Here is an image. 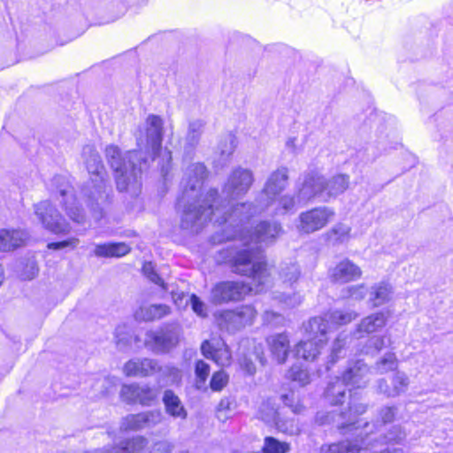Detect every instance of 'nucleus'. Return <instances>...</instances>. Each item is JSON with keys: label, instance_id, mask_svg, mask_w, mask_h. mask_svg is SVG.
Returning <instances> with one entry per match:
<instances>
[{"label": "nucleus", "instance_id": "f257e3e1", "mask_svg": "<svg viewBox=\"0 0 453 453\" xmlns=\"http://www.w3.org/2000/svg\"><path fill=\"white\" fill-rule=\"evenodd\" d=\"M282 232L280 224L275 221H262L254 231L244 236L238 234L243 248L232 259V271L234 273L251 278L256 292L262 291L272 283V274L262 256L263 245L273 243Z\"/></svg>", "mask_w": 453, "mask_h": 453}, {"label": "nucleus", "instance_id": "f03ea898", "mask_svg": "<svg viewBox=\"0 0 453 453\" xmlns=\"http://www.w3.org/2000/svg\"><path fill=\"white\" fill-rule=\"evenodd\" d=\"M82 157L89 174V179L83 184L81 194L96 221L102 219L111 201V188L109 185L107 173L99 153L91 145L82 150Z\"/></svg>", "mask_w": 453, "mask_h": 453}, {"label": "nucleus", "instance_id": "7ed1b4c3", "mask_svg": "<svg viewBox=\"0 0 453 453\" xmlns=\"http://www.w3.org/2000/svg\"><path fill=\"white\" fill-rule=\"evenodd\" d=\"M104 152L114 172L117 189L119 192L133 190L135 193L140 186L142 170L147 165L146 157L136 150L122 155L120 149L113 144L108 145Z\"/></svg>", "mask_w": 453, "mask_h": 453}, {"label": "nucleus", "instance_id": "20e7f679", "mask_svg": "<svg viewBox=\"0 0 453 453\" xmlns=\"http://www.w3.org/2000/svg\"><path fill=\"white\" fill-rule=\"evenodd\" d=\"M218 190L211 188L202 202H198V204L188 203L189 201L179 203L185 206L181 216L180 227L197 234L209 220L214 219V222L219 225L226 223L225 214L219 216L221 209L218 206Z\"/></svg>", "mask_w": 453, "mask_h": 453}, {"label": "nucleus", "instance_id": "39448f33", "mask_svg": "<svg viewBox=\"0 0 453 453\" xmlns=\"http://www.w3.org/2000/svg\"><path fill=\"white\" fill-rule=\"evenodd\" d=\"M163 124V119L159 116L149 115L146 119L145 138L142 136L137 138L138 149L136 150L140 152V155L145 157L147 160L148 157L155 160L157 156L161 157L165 161L161 166V173L165 178L171 169L172 155L171 151L167 149L162 150Z\"/></svg>", "mask_w": 453, "mask_h": 453}, {"label": "nucleus", "instance_id": "423d86ee", "mask_svg": "<svg viewBox=\"0 0 453 453\" xmlns=\"http://www.w3.org/2000/svg\"><path fill=\"white\" fill-rule=\"evenodd\" d=\"M368 403L361 401L355 395H349V410L341 412H319L316 419L320 425L333 424L342 434L353 431L357 428V417L366 412Z\"/></svg>", "mask_w": 453, "mask_h": 453}, {"label": "nucleus", "instance_id": "0eeeda50", "mask_svg": "<svg viewBox=\"0 0 453 453\" xmlns=\"http://www.w3.org/2000/svg\"><path fill=\"white\" fill-rule=\"evenodd\" d=\"M207 175L208 171L203 164L188 165L183 172L180 181L181 195L178 197V203L196 198Z\"/></svg>", "mask_w": 453, "mask_h": 453}, {"label": "nucleus", "instance_id": "6e6552de", "mask_svg": "<svg viewBox=\"0 0 453 453\" xmlns=\"http://www.w3.org/2000/svg\"><path fill=\"white\" fill-rule=\"evenodd\" d=\"M50 190L52 193L59 194L63 197V207L67 216L73 221L79 224L85 222L86 216L84 211L78 205L73 188L65 177L62 175L54 176L51 180Z\"/></svg>", "mask_w": 453, "mask_h": 453}, {"label": "nucleus", "instance_id": "1a4fd4ad", "mask_svg": "<svg viewBox=\"0 0 453 453\" xmlns=\"http://www.w3.org/2000/svg\"><path fill=\"white\" fill-rule=\"evenodd\" d=\"M257 311L251 305H242L234 310H226L216 315V321L220 330L235 333L251 325Z\"/></svg>", "mask_w": 453, "mask_h": 453}, {"label": "nucleus", "instance_id": "9d476101", "mask_svg": "<svg viewBox=\"0 0 453 453\" xmlns=\"http://www.w3.org/2000/svg\"><path fill=\"white\" fill-rule=\"evenodd\" d=\"M252 290L253 287L243 281H220L211 289L209 300L215 305L238 302Z\"/></svg>", "mask_w": 453, "mask_h": 453}, {"label": "nucleus", "instance_id": "9b49d317", "mask_svg": "<svg viewBox=\"0 0 453 453\" xmlns=\"http://www.w3.org/2000/svg\"><path fill=\"white\" fill-rule=\"evenodd\" d=\"M34 209L35 214L47 230L54 234H65L69 232V224L52 206L50 201H41L34 204Z\"/></svg>", "mask_w": 453, "mask_h": 453}, {"label": "nucleus", "instance_id": "f8f14e48", "mask_svg": "<svg viewBox=\"0 0 453 453\" xmlns=\"http://www.w3.org/2000/svg\"><path fill=\"white\" fill-rule=\"evenodd\" d=\"M334 216L333 209L326 206L316 207L300 213L296 227L302 234H311L326 226Z\"/></svg>", "mask_w": 453, "mask_h": 453}, {"label": "nucleus", "instance_id": "ddd939ff", "mask_svg": "<svg viewBox=\"0 0 453 453\" xmlns=\"http://www.w3.org/2000/svg\"><path fill=\"white\" fill-rule=\"evenodd\" d=\"M180 335V326L177 324H170L157 331H150L146 334V344L156 353L169 351L173 348Z\"/></svg>", "mask_w": 453, "mask_h": 453}, {"label": "nucleus", "instance_id": "4468645a", "mask_svg": "<svg viewBox=\"0 0 453 453\" xmlns=\"http://www.w3.org/2000/svg\"><path fill=\"white\" fill-rule=\"evenodd\" d=\"M253 182V172L238 166L230 173L223 187V193L231 199H237L248 193Z\"/></svg>", "mask_w": 453, "mask_h": 453}, {"label": "nucleus", "instance_id": "2eb2a0df", "mask_svg": "<svg viewBox=\"0 0 453 453\" xmlns=\"http://www.w3.org/2000/svg\"><path fill=\"white\" fill-rule=\"evenodd\" d=\"M159 395V389L148 385L138 384L123 385L120 396L128 403H140L144 406H151Z\"/></svg>", "mask_w": 453, "mask_h": 453}, {"label": "nucleus", "instance_id": "dca6fc26", "mask_svg": "<svg viewBox=\"0 0 453 453\" xmlns=\"http://www.w3.org/2000/svg\"><path fill=\"white\" fill-rule=\"evenodd\" d=\"M325 185L326 178L324 176L313 173L307 174L297 194L298 203H307L315 198L327 202Z\"/></svg>", "mask_w": 453, "mask_h": 453}, {"label": "nucleus", "instance_id": "f3484780", "mask_svg": "<svg viewBox=\"0 0 453 453\" xmlns=\"http://www.w3.org/2000/svg\"><path fill=\"white\" fill-rule=\"evenodd\" d=\"M163 415L160 411H148L137 414L127 415L122 427L126 430H142L153 427L162 422Z\"/></svg>", "mask_w": 453, "mask_h": 453}, {"label": "nucleus", "instance_id": "a211bd4d", "mask_svg": "<svg viewBox=\"0 0 453 453\" xmlns=\"http://www.w3.org/2000/svg\"><path fill=\"white\" fill-rule=\"evenodd\" d=\"M218 206L221 209V212L219 216H222L225 213L226 222L229 220L231 225L243 224L248 221L257 211L255 206L250 203H236L228 208L229 203H219Z\"/></svg>", "mask_w": 453, "mask_h": 453}, {"label": "nucleus", "instance_id": "6ab92c4d", "mask_svg": "<svg viewBox=\"0 0 453 453\" xmlns=\"http://www.w3.org/2000/svg\"><path fill=\"white\" fill-rule=\"evenodd\" d=\"M370 368L363 360L350 362L342 373L343 380L357 388H365L370 381Z\"/></svg>", "mask_w": 453, "mask_h": 453}, {"label": "nucleus", "instance_id": "aec40b11", "mask_svg": "<svg viewBox=\"0 0 453 453\" xmlns=\"http://www.w3.org/2000/svg\"><path fill=\"white\" fill-rule=\"evenodd\" d=\"M160 371L158 362L150 358L132 359L124 366V372L127 376L148 377Z\"/></svg>", "mask_w": 453, "mask_h": 453}, {"label": "nucleus", "instance_id": "412c9836", "mask_svg": "<svg viewBox=\"0 0 453 453\" xmlns=\"http://www.w3.org/2000/svg\"><path fill=\"white\" fill-rule=\"evenodd\" d=\"M409 385V378L403 372H396L389 385L385 379H380L376 382V391L387 397H395L403 393Z\"/></svg>", "mask_w": 453, "mask_h": 453}, {"label": "nucleus", "instance_id": "4be33fe9", "mask_svg": "<svg viewBox=\"0 0 453 453\" xmlns=\"http://www.w3.org/2000/svg\"><path fill=\"white\" fill-rule=\"evenodd\" d=\"M362 270L349 259L339 262L331 271L330 278L334 283H347L359 279Z\"/></svg>", "mask_w": 453, "mask_h": 453}, {"label": "nucleus", "instance_id": "5701e85b", "mask_svg": "<svg viewBox=\"0 0 453 453\" xmlns=\"http://www.w3.org/2000/svg\"><path fill=\"white\" fill-rule=\"evenodd\" d=\"M29 239L27 231L21 229L16 230H0V251H11L19 247L26 245Z\"/></svg>", "mask_w": 453, "mask_h": 453}, {"label": "nucleus", "instance_id": "b1692460", "mask_svg": "<svg viewBox=\"0 0 453 453\" xmlns=\"http://www.w3.org/2000/svg\"><path fill=\"white\" fill-rule=\"evenodd\" d=\"M288 169L281 167L272 173L265 182L263 192L269 198L273 199L280 194L288 184Z\"/></svg>", "mask_w": 453, "mask_h": 453}, {"label": "nucleus", "instance_id": "393cba45", "mask_svg": "<svg viewBox=\"0 0 453 453\" xmlns=\"http://www.w3.org/2000/svg\"><path fill=\"white\" fill-rule=\"evenodd\" d=\"M272 355L278 363H284L289 352V339L286 334H277L267 338Z\"/></svg>", "mask_w": 453, "mask_h": 453}, {"label": "nucleus", "instance_id": "a878e982", "mask_svg": "<svg viewBox=\"0 0 453 453\" xmlns=\"http://www.w3.org/2000/svg\"><path fill=\"white\" fill-rule=\"evenodd\" d=\"M165 412L173 418L186 419L188 412L180 397L171 389H166L163 395Z\"/></svg>", "mask_w": 453, "mask_h": 453}, {"label": "nucleus", "instance_id": "bb28decb", "mask_svg": "<svg viewBox=\"0 0 453 453\" xmlns=\"http://www.w3.org/2000/svg\"><path fill=\"white\" fill-rule=\"evenodd\" d=\"M329 325L328 317H326V315L324 317H314L303 324V329L310 339L317 341L321 338L326 342V334L330 328Z\"/></svg>", "mask_w": 453, "mask_h": 453}, {"label": "nucleus", "instance_id": "cd10ccee", "mask_svg": "<svg viewBox=\"0 0 453 453\" xmlns=\"http://www.w3.org/2000/svg\"><path fill=\"white\" fill-rule=\"evenodd\" d=\"M325 344V341L321 338L317 341L309 339L307 341H300L295 348L296 355L306 361H313L320 354V350Z\"/></svg>", "mask_w": 453, "mask_h": 453}, {"label": "nucleus", "instance_id": "c85d7f7f", "mask_svg": "<svg viewBox=\"0 0 453 453\" xmlns=\"http://www.w3.org/2000/svg\"><path fill=\"white\" fill-rule=\"evenodd\" d=\"M347 385L342 377H336L327 384L324 393L325 399L332 405L342 404L346 398Z\"/></svg>", "mask_w": 453, "mask_h": 453}, {"label": "nucleus", "instance_id": "c756f323", "mask_svg": "<svg viewBox=\"0 0 453 453\" xmlns=\"http://www.w3.org/2000/svg\"><path fill=\"white\" fill-rule=\"evenodd\" d=\"M131 248L125 242H108L96 244L94 250L98 257H120L128 254Z\"/></svg>", "mask_w": 453, "mask_h": 453}, {"label": "nucleus", "instance_id": "7c9ffc66", "mask_svg": "<svg viewBox=\"0 0 453 453\" xmlns=\"http://www.w3.org/2000/svg\"><path fill=\"white\" fill-rule=\"evenodd\" d=\"M349 185V176L348 174H336L330 179H326L325 191L327 201L330 198H335L344 193Z\"/></svg>", "mask_w": 453, "mask_h": 453}, {"label": "nucleus", "instance_id": "2f4dec72", "mask_svg": "<svg viewBox=\"0 0 453 453\" xmlns=\"http://www.w3.org/2000/svg\"><path fill=\"white\" fill-rule=\"evenodd\" d=\"M171 312V308L166 304L142 305L135 312V318L143 321L160 319Z\"/></svg>", "mask_w": 453, "mask_h": 453}, {"label": "nucleus", "instance_id": "473e14b6", "mask_svg": "<svg viewBox=\"0 0 453 453\" xmlns=\"http://www.w3.org/2000/svg\"><path fill=\"white\" fill-rule=\"evenodd\" d=\"M388 317L384 312H376L364 318L357 326V334H372L385 326Z\"/></svg>", "mask_w": 453, "mask_h": 453}, {"label": "nucleus", "instance_id": "72a5a7b5", "mask_svg": "<svg viewBox=\"0 0 453 453\" xmlns=\"http://www.w3.org/2000/svg\"><path fill=\"white\" fill-rule=\"evenodd\" d=\"M392 287L386 282H379L371 288L369 303L372 307H379L391 299Z\"/></svg>", "mask_w": 453, "mask_h": 453}, {"label": "nucleus", "instance_id": "f704fd0d", "mask_svg": "<svg viewBox=\"0 0 453 453\" xmlns=\"http://www.w3.org/2000/svg\"><path fill=\"white\" fill-rule=\"evenodd\" d=\"M351 227L343 223H337L326 233V239L331 245H339L349 239Z\"/></svg>", "mask_w": 453, "mask_h": 453}, {"label": "nucleus", "instance_id": "c9c22d12", "mask_svg": "<svg viewBox=\"0 0 453 453\" xmlns=\"http://www.w3.org/2000/svg\"><path fill=\"white\" fill-rule=\"evenodd\" d=\"M280 279L286 287L293 288L301 276V270L296 263H284L279 272Z\"/></svg>", "mask_w": 453, "mask_h": 453}, {"label": "nucleus", "instance_id": "e433bc0d", "mask_svg": "<svg viewBox=\"0 0 453 453\" xmlns=\"http://www.w3.org/2000/svg\"><path fill=\"white\" fill-rule=\"evenodd\" d=\"M205 122L201 119H196L189 122L188 133L186 135L185 150H192L199 143L202 134L204 130Z\"/></svg>", "mask_w": 453, "mask_h": 453}, {"label": "nucleus", "instance_id": "4c0bfd02", "mask_svg": "<svg viewBox=\"0 0 453 453\" xmlns=\"http://www.w3.org/2000/svg\"><path fill=\"white\" fill-rule=\"evenodd\" d=\"M326 317H328L331 325L343 326L355 320L358 317V313L353 310H334L326 314Z\"/></svg>", "mask_w": 453, "mask_h": 453}, {"label": "nucleus", "instance_id": "58836bf2", "mask_svg": "<svg viewBox=\"0 0 453 453\" xmlns=\"http://www.w3.org/2000/svg\"><path fill=\"white\" fill-rule=\"evenodd\" d=\"M368 294V288L365 284L350 285L341 290L342 299H351L360 302L365 298Z\"/></svg>", "mask_w": 453, "mask_h": 453}, {"label": "nucleus", "instance_id": "ea45409f", "mask_svg": "<svg viewBox=\"0 0 453 453\" xmlns=\"http://www.w3.org/2000/svg\"><path fill=\"white\" fill-rule=\"evenodd\" d=\"M398 367V360L393 352L386 353L380 359L375 363V370L378 373L383 374L391 371H395Z\"/></svg>", "mask_w": 453, "mask_h": 453}, {"label": "nucleus", "instance_id": "a19ab883", "mask_svg": "<svg viewBox=\"0 0 453 453\" xmlns=\"http://www.w3.org/2000/svg\"><path fill=\"white\" fill-rule=\"evenodd\" d=\"M260 418L267 424L278 423L279 412L278 409L270 400L264 402L259 408Z\"/></svg>", "mask_w": 453, "mask_h": 453}, {"label": "nucleus", "instance_id": "79ce46f5", "mask_svg": "<svg viewBox=\"0 0 453 453\" xmlns=\"http://www.w3.org/2000/svg\"><path fill=\"white\" fill-rule=\"evenodd\" d=\"M346 344V336L342 337L339 335L334 342L331 353L328 357L326 363V370H330L331 366L334 365L339 358L343 357V349Z\"/></svg>", "mask_w": 453, "mask_h": 453}, {"label": "nucleus", "instance_id": "37998d69", "mask_svg": "<svg viewBox=\"0 0 453 453\" xmlns=\"http://www.w3.org/2000/svg\"><path fill=\"white\" fill-rule=\"evenodd\" d=\"M263 449L269 453H288L290 451V445L274 437L267 436L265 438Z\"/></svg>", "mask_w": 453, "mask_h": 453}, {"label": "nucleus", "instance_id": "c03bdc74", "mask_svg": "<svg viewBox=\"0 0 453 453\" xmlns=\"http://www.w3.org/2000/svg\"><path fill=\"white\" fill-rule=\"evenodd\" d=\"M407 436V433L402 426L396 425L390 427L384 435V441L386 443L400 444Z\"/></svg>", "mask_w": 453, "mask_h": 453}, {"label": "nucleus", "instance_id": "a18cd8bd", "mask_svg": "<svg viewBox=\"0 0 453 453\" xmlns=\"http://www.w3.org/2000/svg\"><path fill=\"white\" fill-rule=\"evenodd\" d=\"M398 413V408L396 406H382L378 411V421H380L383 425L392 423Z\"/></svg>", "mask_w": 453, "mask_h": 453}, {"label": "nucleus", "instance_id": "49530a36", "mask_svg": "<svg viewBox=\"0 0 453 453\" xmlns=\"http://www.w3.org/2000/svg\"><path fill=\"white\" fill-rule=\"evenodd\" d=\"M235 149L234 137L227 134L219 145V150L223 159L228 158Z\"/></svg>", "mask_w": 453, "mask_h": 453}, {"label": "nucleus", "instance_id": "de8ad7c7", "mask_svg": "<svg viewBox=\"0 0 453 453\" xmlns=\"http://www.w3.org/2000/svg\"><path fill=\"white\" fill-rule=\"evenodd\" d=\"M143 274L153 283L165 289V282L162 278L155 271V267L151 262H145L142 266Z\"/></svg>", "mask_w": 453, "mask_h": 453}, {"label": "nucleus", "instance_id": "09e8293b", "mask_svg": "<svg viewBox=\"0 0 453 453\" xmlns=\"http://www.w3.org/2000/svg\"><path fill=\"white\" fill-rule=\"evenodd\" d=\"M228 376L223 371H219L213 373L211 380V388L213 391H220L227 383Z\"/></svg>", "mask_w": 453, "mask_h": 453}, {"label": "nucleus", "instance_id": "8fccbe9b", "mask_svg": "<svg viewBox=\"0 0 453 453\" xmlns=\"http://www.w3.org/2000/svg\"><path fill=\"white\" fill-rule=\"evenodd\" d=\"M279 298L281 303L290 308H294L303 302V296L298 292L282 293Z\"/></svg>", "mask_w": 453, "mask_h": 453}, {"label": "nucleus", "instance_id": "3c124183", "mask_svg": "<svg viewBox=\"0 0 453 453\" xmlns=\"http://www.w3.org/2000/svg\"><path fill=\"white\" fill-rule=\"evenodd\" d=\"M174 444L168 440H159L152 444L150 453H172Z\"/></svg>", "mask_w": 453, "mask_h": 453}, {"label": "nucleus", "instance_id": "603ef678", "mask_svg": "<svg viewBox=\"0 0 453 453\" xmlns=\"http://www.w3.org/2000/svg\"><path fill=\"white\" fill-rule=\"evenodd\" d=\"M189 302L194 312H196L198 316L205 317L207 315L205 304L203 302L200 300V298L195 294L191 295L189 297Z\"/></svg>", "mask_w": 453, "mask_h": 453}, {"label": "nucleus", "instance_id": "864d4df0", "mask_svg": "<svg viewBox=\"0 0 453 453\" xmlns=\"http://www.w3.org/2000/svg\"><path fill=\"white\" fill-rule=\"evenodd\" d=\"M210 373V366L203 360H199L196 365V375L201 383H204Z\"/></svg>", "mask_w": 453, "mask_h": 453}, {"label": "nucleus", "instance_id": "5fc2aeb1", "mask_svg": "<svg viewBox=\"0 0 453 453\" xmlns=\"http://www.w3.org/2000/svg\"><path fill=\"white\" fill-rule=\"evenodd\" d=\"M296 201L292 196H283L279 199L280 210L282 213H287L295 208Z\"/></svg>", "mask_w": 453, "mask_h": 453}, {"label": "nucleus", "instance_id": "6e6d98bb", "mask_svg": "<svg viewBox=\"0 0 453 453\" xmlns=\"http://www.w3.org/2000/svg\"><path fill=\"white\" fill-rule=\"evenodd\" d=\"M78 244V239L72 238L65 241L50 242L48 244V248L50 250H62L67 247L74 248Z\"/></svg>", "mask_w": 453, "mask_h": 453}, {"label": "nucleus", "instance_id": "4d7b16f0", "mask_svg": "<svg viewBox=\"0 0 453 453\" xmlns=\"http://www.w3.org/2000/svg\"><path fill=\"white\" fill-rule=\"evenodd\" d=\"M291 377L293 380L300 382L303 386L309 383V374L306 371L301 369L292 370Z\"/></svg>", "mask_w": 453, "mask_h": 453}, {"label": "nucleus", "instance_id": "13d9d810", "mask_svg": "<svg viewBox=\"0 0 453 453\" xmlns=\"http://www.w3.org/2000/svg\"><path fill=\"white\" fill-rule=\"evenodd\" d=\"M201 350L205 357L216 359L217 351L213 349L208 341H204L202 343Z\"/></svg>", "mask_w": 453, "mask_h": 453}, {"label": "nucleus", "instance_id": "bf43d9fd", "mask_svg": "<svg viewBox=\"0 0 453 453\" xmlns=\"http://www.w3.org/2000/svg\"><path fill=\"white\" fill-rule=\"evenodd\" d=\"M368 345L376 351H380L385 347V339L382 336H373L369 339Z\"/></svg>", "mask_w": 453, "mask_h": 453}, {"label": "nucleus", "instance_id": "052dcab7", "mask_svg": "<svg viewBox=\"0 0 453 453\" xmlns=\"http://www.w3.org/2000/svg\"><path fill=\"white\" fill-rule=\"evenodd\" d=\"M235 238H236V234L226 235L225 230H224L222 234L216 233L215 234H213L211 236V241L213 243H221L226 241H230V240L235 239Z\"/></svg>", "mask_w": 453, "mask_h": 453}, {"label": "nucleus", "instance_id": "680f3d73", "mask_svg": "<svg viewBox=\"0 0 453 453\" xmlns=\"http://www.w3.org/2000/svg\"><path fill=\"white\" fill-rule=\"evenodd\" d=\"M241 365L249 374H254L256 372V366L250 358L244 357Z\"/></svg>", "mask_w": 453, "mask_h": 453}, {"label": "nucleus", "instance_id": "e2e57ef3", "mask_svg": "<svg viewBox=\"0 0 453 453\" xmlns=\"http://www.w3.org/2000/svg\"><path fill=\"white\" fill-rule=\"evenodd\" d=\"M115 343L117 347L122 349L129 344V341L126 337H119L118 330L115 333Z\"/></svg>", "mask_w": 453, "mask_h": 453}, {"label": "nucleus", "instance_id": "0e129e2a", "mask_svg": "<svg viewBox=\"0 0 453 453\" xmlns=\"http://www.w3.org/2000/svg\"><path fill=\"white\" fill-rule=\"evenodd\" d=\"M231 403L228 399H222L219 403V410H229Z\"/></svg>", "mask_w": 453, "mask_h": 453}, {"label": "nucleus", "instance_id": "69168bd1", "mask_svg": "<svg viewBox=\"0 0 453 453\" xmlns=\"http://www.w3.org/2000/svg\"><path fill=\"white\" fill-rule=\"evenodd\" d=\"M293 396V393L290 395H282L281 398L286 405L290 406V398Z\"/></svg>", "mask_w": 453, "mask_h": 453}, {"label": "nucleus", "instance_id": "338daca9", "mask_svg": "<svg viewBox=\"0 0 453 453\" xmlns=\"http://www.w3.org/2000/svg\"><path fill=\"white\" fill-rule=\"evenodd\" d=\"M380 453H403V449H393L391 450L387 449L381 451Z\"/></svg>", "mask_w": 453, "mask_h": 453}, {"label": "nucleus", "instance_id": "774afa93", "mask_svg": "<svg viewBox=\"0 0 453 453\" xmlns=\"http://www.w3.org/2000/svg\"><path fill=\"white\" fill-rule=\"evenodd\" d=\"M295 142H296V138H289L287 142V146L288 147H294L295 145Z\"/></svg>", "mask_w": 453, "mask_h": 453}]
</instances>
